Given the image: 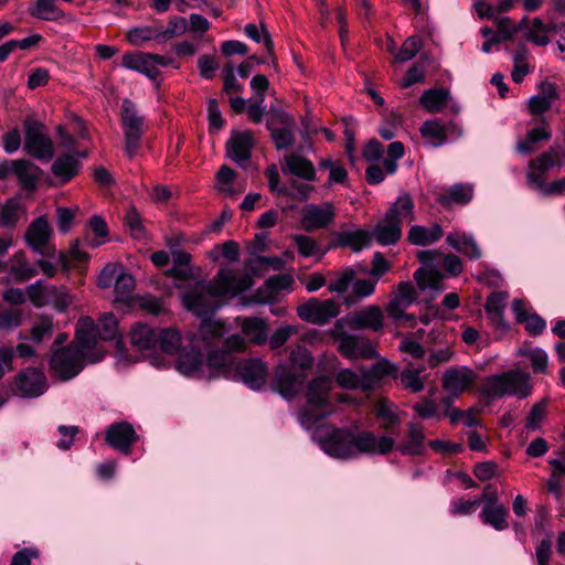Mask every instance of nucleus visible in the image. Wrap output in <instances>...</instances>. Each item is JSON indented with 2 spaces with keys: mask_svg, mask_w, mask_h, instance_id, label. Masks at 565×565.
Segmentation results:
<instances>
[{
  "mask_svg": "<svg viewBox=\"0 0 565 565\" xmlns=\"http://www.w3.org/2000/svg\"><path fill=\"white\" fill-rule=\"evenodd\" d=\"M118 333L117 320L110 312L103 313L98 320V323L94 322V331L90 334L96 337V345L90 349L95 352L98 347V341H109L116 338Z\"/></svg>",
  "mask_w": 565,
  "mask_h": 565,
  "instance_id": "obj_32",
  "label": "nucleus"
},
{
  "mask_svg": "<svg viewBox=\"0 0 565 565\" xmlns=\"http://www.w3.org/2000/svg\"><path fill=\"white\" fill-rule=\"evenodd\" d=\"M365 380L363 369L359 372L352 371L350 369L341 370L337 374V383L347 390H356L360 388L362 391H370L371 384Z\"/></svg>",
  "mask_w": 565,
  "mask_h": 565,
  "instance_id": "obj_40",
  "label": "nucleus"
},
{
  "mask_svg": "<svg viewBox=\"0 0 565 565\" xmlns=\"http://www.w3.org/2000/svg\"><path fill=\"white\" fill-rule=\"evenodd\" d=\"M387 216L392 217L394 221L398 222L401 225L404 222H412L414 220V204L413 200L407 193H402L398 195L396 201L386 212Z\"/></svg>",
  "mask_w": 565,
  "mask_h": 565,
  "instance_id": "obj_34",
  "label": "nucleus"
},
{
  "mask_svg": "<svg viewBox=\"0 0 565 565\" xmlns=\"http://www.w3.org/2000/svg\"><path fill=\"white\" fill-rule=\"evenodd\" d=\"M548 405L547 398H542L540 402L535 403L529 415L525 418V428L531 431L539 430L542 422L546 416V408Z\"/></svg>",
  "mask_w": 565,
  "mask_h": 565,
  "instance_id": "obj_57",
  "label": "nucleus"
},
{
  "mask_svg": "<svg viewBox=\"0 0 565 565\" xmlns=\"http://www.w3.org/2000/svg\"><path fill=\"white\" fill-rule=\"evenodd\" d=\"M121 65L125 68L143 74L153 82H157L160 75L159 68L153 66L152 53H126L121 57Z\"/></svg>",
  "mask_w": 565,
  "mask_h": 565,
  "instance_id": "obj_23",
  "label": "nucleus"
},
{
  "mask_svg": "<svg viewBox=\"0 0 565 565\" xmlns=\"http://www.w3.org/2000/svg\"><path fill=\"white\" fill-rule=\"evenodd\" d=\"M507 514L508 510L503 505L486 503L480 516L486 524L502 531L508 527Z\"/></svg>",
  "mask_w": 565,
  "mask_h": 565,
  "instance_id": "obj_41",
  "label": "nucleus"
},
{
  "mask_svg": "<svg viewBox=\"0 0 565 565\" xmlns=\"http://www.w3.org/2000/svg\"><path fill=\"white\" fill-rule=\"evenodd\" d=\"M447 243L470 259H479L481 257V249L472 235L455 231L447 235Z\"/></svg>",
  "mask_w": 565,
  "mask_h": 565,
  "instance_id": "obj_28",
  "label": "nucleus"
},
{
  "mask_svg": "<svg viewBox=\"0 0 565 565\" xmlns=\"http://www.w3.org/2000/svg\"><path fill=\"white\" fill-rule=\"evenodd\" d=\"M414 279L419 290H431L435 294L444 289L443 276L433 268H419L414 273Z\"/></svg>",
  "mask_w": 565,
  "mask_h": 565,
  "instance_id": "obj_37",
  "label": "nucleus"
},
{
  "mask_svg": "<svg viewBox=\"0 0 565 565\" xmlns=\"http://www.w3.org/2000/svg\"><path fill=\"white\" fill-rule=\"evenodd\" d=\"M373 235L366 230L344 231L338 234L340 246H348L353 252H360L370 246Z\"/></svg>",
  "mask_w": 565,
  "mask_h": 565,
  "instance_id": "obj_35",
  "label": "nucleus"
},
{
  "mask_svg": "<svg viewBox=\"0 0 565 565\" xmlns=\"http://www.w3.org/2000/svg\"><path fill=\"white\" fill-rule=\"evenodd\" d=\"M158 342L156 353L164 356L179 354L181 351L182 338L177 329L168 328L162 329L158 333Z\"/></svg>",
  "mask_w": 565,
  "mask_h": 565,
  "instance_id": "obj_29",
  "label": "nucleus"
},
{
  "mask_svg": "<svg viewBox=\"0 0 565 565\" xmlns=\"http://www.w3.org/2000/svg\"><path fill=\"white\" fill-rule=\"evenodd\" d=\"M355 273L353 269L348 268L340 273L329 285L328 289L330 292L343 294L345 292L351 282L353 281Z\"/></svg>",
  "mask_w": 565,
  "mask_h": 565,
  "instance_id": "obj_64",
  "label": "nucleus"
},
{
  "mask_svg": "<svg viewBox=\"0 0 565 565\" xmlns=\"http://www.w3.org/2000/svg\"><path fill=\"white\" fill-rule=\"evenodd\" d=\"M11 274L19 280L24 281L36 275V269L25 259L24 253L13 255L11 259Z\"/></svg>",
  "mask_w": 565,
  "mask_h": 565,
  "instance_id": "obj_50",
  "label": "nucleus"
},
{
  "mask_svg": "<svg viewBox=\"0 0 565 565\" xmlns=\"http://www.w3.org/2000/svg\"><path fill=\"white\" fill-rule=\"evenodd\" d=\"M422 369H404L399 374V380L404 388L412 393H419L425 388V379L420 375Z\"/></svg>",
  "mask_w": 565,
  "mask_h": 565,
  "instance_id": "obj_53",
  "label": "nucleus"
},
{
  "mask_svg": "<svg viewBox=\"0 0 565 565\" xmlns=\"http://www.w3.org/2000/svg\"><path fill=\"white\" fill-rule=\"evenodd\" d=\"M253 282L248 276L237 275L234 270L222 268L209 282L200 281L192 290L181 295L183 306L203 320L196 332L186 335L190 347L207 351V366L216 373H227L233 352L244 351L246 340L239 334H232L223 342L226 330L221 321L212 320V315L221 306V299L248 290Z\"/></svg>",
  "mask_w": 565,
  "mask_h": 565,
  "instance_id": "obj_1",
  "label": "nucleus"
},
{
  "mask_svg": "<svg viewBox=\"0 0 565 565\" xmlns=\"http://www.w3.org/2000/svg\"><path fill=\"white\" fill-rule=\"evenodd\" d=\"M23 213V207L19 200L9 199L3 204L0 214V223L3 226H14Z\"/></svg>",
  "mask_w": 565,
  "mask_h": 565,
  "instance_id": "obj_54",
  "label": "nucleus"
},
{
  "mask_svg": "<svg viewBox=\"0 0 565 565\" xmlns=\"http://www.w3.org/2000/svg\"><path fill=\"white\" fill-rule=\"evenodd\" d=\"M121 121L125 136V151L132 158L140 146V139L143 134V118L136 109L135 104L129 99H124L121 104Z\"/></svg>",
  "mask_w": 565,
  "mask_h": 565,
  "instance_id": "obj_10",
  "label": "nucleus"
},
{
  "mask_svg": "<svg viewBox=\"0 0 565 565\" xmlns=\"http://www.w3.org/2000/svg\"><path fill=\"white\" fill-rule=\"evenodd\" d=\"M449 97V92L445 88H430L423 93L419 103L428 113H438L446 106Z\"/></svg>",
  "mask_w": 565,
  "mask_h": 565,
  "instance_id": "obj_44",
  "label": "nucleus"
},
{
  "mask_svg": "<svg viewBox=\"0 0 565 565\" xmlns=\"http://www.w3.org/2000/svg\"><path fill=\"white\" fill-rule=\"evenodd\" d=\"M53 230L44 216L35 218L25 232L28 246L42 256H52L54 247L51 245Z\"/></svg>",
  "mask_w": 565,
  "mask_h": 565,
  "instance_id": "obj_14",
  "label": "nucleus"
},
{
  "mask_svg": "<svg viewBox=\"0 0 565 565\" xmlns=\"http://www.w3.org/2000/svg\"><path fill=\"white\" fill-rule=\"evenodd\" d=\"M244 32H245L246 36L249 38L250 40H253L257 43L263 42L268 54L273 55L274 42L264 24H260L258 26L254 23H248L245 25Z\"/></svg>",
  "mask_w": 565,
  "mask_h": 565,
  "instance_id": "obj_56",
  "label": "nucleus"
},
{
  "mask_svg": "<svg viewBox=\"0 0 565 565\" xmlns=\"http://www.w3.org/2000/svg\"><path fill=\"white\" fill-rule=\"evenodd\" d=\"M374 415L384 430H391L401 424L397 407L387 399H380L374 404Z\"/></svg>",
  "mask_w": 565,
  "mask_h": 565,
  "instance_id": "obj_30",
  "label": "nucleus"
},
{
  "mask_svg": "<svg viewBox=\"0 0 565 565\" xmlns=\"http://www.w3.org/2000/svg\"><path fill=\"white\" fill-rule=\"evenodd\" d=\"M129 43L132 45H141L148 41H154L160 44L159 28L158 25H145L131 28L126 35Z\"/></svg>",
  "mask_w": 565,
  "mask_h": 565,
  "instance_id": "obj_47",
  "label": "nucleus"
},
{
  "mask_svg": "<svg viewBox=\"0 0 565 565\" xmlns=\"http://www.w3.org/2000/svg\"><path fill=\"white\" fill-rule=\"evenodd\" d=\"M534 373H545L547 367V354L540 348L529 349L523 352Z\"/></svg>",
  "mask_w": 565,
  "mask_h": 565,
  "instance_id": "obj_63",
  "label": "nucleus"
},
{
  "mask_svg": "<svg viewBox=\"0 0 565 565\" xmlns=\"http://www.w3.org/2000/svg\"><path fill=\"white\" fill-rule=\"evenodd\" d=\"M292 285L294 278L288 274H280L268 278L264 284V288L268 290L266 301H270L281 291H291Z\"/></svg>",
  "mask_w": 565,
  "mask_h": 565,
  "instance_id": "obj_49",
  "label": "nucleus"
},
{
  "mask_svg": "<svg viewBox=\"0 0 565 565\" xmlns=\"http://www.w3.org/2000/svg\"><path fill=\"white\" fill-rule=\"evenodd\" d=\"M556 166L561 167L562 163L554 159L552 151H546L542 153L537 159L530 161L529 172H535L543 178L545 173H547L552 168Z\"/></svg>",
  "mask_w": 565,
  "mask_h": 565,
  "instance_id": "obj_59",
  "label": "nucleus"
},
{
  "mask_svg": "<svg viewBox=\"0 0 565 565\" xmlns=\"http://www.w3.org/2000/svg\"><path fill=\"white\" fill-rule=\"evenodd\" d=\"M290 361L291 367L296 369L297 371L306 372V370L311 367L312 364V356L308 349L303 345H297L291 352H290Z\"/></svg>",
  "mask_w": 565,
  "mask_h": 565,
  "instance_id": "obj_61",
  "label": "nucleus"
},
{
  "mask_svg": "<svg viewBox=\"0 0 565 565\" xmlns=\"http://www.w3.org/2000/svg\"><path fill=\"white\" fill-rule=\"evenodd\" d=\"M339 312L340 306L332 299H311L297 308V313L300 319L316 324L328 323L332 318L337 317Z\"/></svg>",
  "mask_w": 565,
  "mask_h": 565,
  "instance_id": "obj_16",
  "label": "nucleus"
},
{
  "mask_svg": "<svg viewBox=\"0 0 565 565\" xmlns=\"http://www.w3.org/2000/svg\"><path fill=\"white\" fill-rule=\"evenodd\" d=\"M237 320L241 321L242 332L249 342L259 345L267 341V324L265 320L258 318H243Z\"/></svg>",
  "mask_w": 565,
  "mask_h": 565,
  "instance_id": "obj_31",
  "label": "nucleus"
},
{
  "mask_svg": "<svg viewBox=\"0 0 565 565\" xmlns=\"http://www.w3.org/2000/svg\"><path fill=\"white\" fill-rule=\"evenodd\" d=\"M394 370V366L390 363L388 360L382 359L372 365L371 369H363L365 380H369L371 384V390L375 386V384L381 381L383 377L388 375Z\"/></svg>",
  "mask_w": 565,
  "mask_h": 565,
  "instance_id": "obj_58",
  "label": "nucleus"
},
{
  "mask_svg": "<svg viewBox=\"0 0 565 565\" xmlns=\"http://www.w3.org/2000/svg\"><path fill=\"white\" fill-rule=\"evenodd\" d=\"M93 331L94 320L89 317L81 318L76 323L75 343L52 354L50 366L57 379L68 381L79 374L85 363H96L104 358L103 349L90 351L96 345V337L90 334Z\"/></svg>",
  "mask_w": 565,
  "mask_h": 565,
  "instance_id": "obj_3",
  "label": "nucleus"
},
{
  "mask_svg": "<svg viewBox=\"0 0 565 565\" xmlns=\"http://www.w3.org/2000/svg\"><path fill=\"white\" fill-rule=\"evenodd\" d=\"M23 148L30 156L39 160L49 161L54 154L53 142L45 134L44 126L32 119L24 122Z\"/></svg>",
  "mask_w": 565,
  "mask_h": 565,
  "instance_id": "obj_9",
  "label": "nucleus"
},
{
  "mask_svg": "<svg viewBox=\"0 0 565 565\" xmlns=\"http://www.w3.org/2000/svg\"><path fill=\"white\" fill-rule=\"evenodd\" d=\"M417 291L411 281H401L392 292L385 310L397 327H413L415 316L406 310L416 301Z\"/></svg>",
  "mask_w": 565,
  "mask_h": 565,
  "instance_id": "obj_6",
  "label": "nucleus"
},
{
  "mask_svg": "<svg viewBox=\"0 0 565 565\" xmlns=\"http://www.w3.org/2000/svg\"><path fill=\"white\" fill-rule=\"evenodd\" d=\"M551 138V131L547 129V125L543 122L541 126L531 129L524 139H521L516 143V150L520 153H531L534 151V145L541 140H548Z\"/></svg>",
  "mask_w": 565,
  "mask_h": 565,
  "instance_id": "obj_46",
  "label": "nucleus"
},
{
  "mask_svg": "<svg viewBox=\"0 0 565 565\" xmlns=\"http://www.w3.org/2000/svg\"><path fill=\"white\" fill-rule=\"evenodd\" d=\"M191 255L184 250L175 249L172 252V268L169 274L175 279H188L192 277Z\"/></svg>",
  "mask_w": 565,
  "mask_h": 565,
  "instance_id": "obj_45",
  "label": "nucleus"
},
{
  "mask_svg": "<svg viewBox=\"0 0 565 565\" xmlns=\"http://www.w3.org/2000/svg\"><path fill=\"white\" fill-rule=\"evenodd\" d=\"M473 196V188L470 184H455L449 188L447 194L440 198L443 203L467 204Z\"/></svg>",
  "mask_w": 565,
  "mask_h": 565,
  "instance_id": "obj_51",
  "label": "nucleus"
},
{
  "mask_svg": "<svg viewBox=\"0 0 565 565\" xmlns=\"http://www.w3.org/2000/svg\"><path fill=\"white\" fill-rule=\"evenodd\" d=\"M477 372L468 365H455L446 369L441 376V387L449 396L443 399L444 404H450L452 398L470 391L477 383Z\"/></svg>",
  "mask_w": 565,
  "mask_h": 565,
  "instance_id": "obj_7",
  "label": "nucleus"
},
{
  "mask_svg": "<svg viewBox=\"0 0 565 565\" xmlns=\"http://www.w3.org/2000/svg\"><path fill=\"white\" fill-rule=\"evenodd\" d=\"M526 179L530 186L544 196H558L565 193V178L546 183L544 179L535 172H527Z\"/></svg>",
  "mask_w": 565,
  "mask_h": 565,
  "instance_id": "obj_36",
  "label": "nucleus"
},
{
  "mask_svg": "<svg viewBox=\"0 0 565 565\" xmlns=\"http://www.w3.org/2000/svg\"><path fill=\"white\" fill-rule=\"evenodd\" d=\"M175 369L185 376L191 377H211L221 375L207 366V360L204 362L202 353L195 347L183 348L175 363Z\"/></svg>",
  "mask_w": 565,
  "mask_h": 565,
  "instance_id": "obj_13",
  "label": "nucleus"
},
{
  "mask_svg": "<svg viewBox=\"0 0 565 565\" xmlns=\"http://www.w3.org/2000/svg\"><path fill=\"white\" fill-rule=\"evenodd\" d=\"M40 172V168L34 163L24 159H19L17 162L14 175L18 178L24 189L32 190L36 186Z\"/></svg>",
  "mask_w": 565,
  "mask_h": 565,
  "instance_id": "obj_39",
  "label": "nucleus"
},
{
  "mask_svg": "<svg viewBox=\"0 0 565 565\" xmlns=\"http://www.w3.org/2000/svg\"><path fill=\"white\" fill-rule=\"evenodd\" d=\"M31 17L42 21H62L68 15L57 7L56 0H35L29 8Z\"/></svg>",
  "mask_w": 565,
  "mask_h": 565,
  "instance_id": "obj_27",
  "label": "nucleus"
},
{
  "mask_svg": "<svg viewBox=\"0 0 565 565\" xmlns=\"http://www.w3.org/2000/svg\"><path fill=\"white\" fill-rule=\"evenodd\" d=\"M384 312L380 306L370 305L361 310L352 312L347 322L354 330H371L379 332L384 327Z\"/></svg>",
  "mask_w": 565,
  "mask_h": 565,
  "instance_id": "obj_18",
  "label": "nucleus"
},
{
  "mask_svg": "<svg viewBox=\"0 0 565 565\" xmlns=\"http://www.w3.org/2000/svg\"><path fill=\"white\" fill-rule=\"evenodd\" d=\"M532 390L530 374L521 370L488 376L480 386L481 394L490 399L501 398L504 395L523 399L532 394Z\"/></svg>",
  "mask_w": 565,
  "mask_h": 565,
  "instance_id": "obj_4",
  "label": "nucleus"
},
{
  "mask_svg": "<svg viewBox=\"0 0 565 565\" xmlns=\"http://www.w3.org/2000/svg\"><path fill=\"white\" fill-rule=\"evenodd\" d=\"M273 141L278 150L288 149L295 142L296 122L284 111H276L267 120Z\"/></svg>",
  "mask_w": 565,
  "mask_h": 565,
  "instance_id": "obj_15",
  "label": "nucleus"
},
{
  "mask_svg": "<svg viewBox=\"0 0 565 565\" xmlns=\"http://www.w3.org/2000/svg\"><path fill=\"white\" fill-rule=\"evenodd\" d=\"M420 134L429 139L431 146L438 147L447 141V129L439 120H426L420 127Z\"/></svg>",
  "mask_w": 565,
  "mask_h": 565,
  "instance_id": "obj_48",
  "label": "nucleus"
},
{
  "mask_svg": "<svg viewBox=\"0 0 565 565\" xmlns=\"http://www.w3.org/2000/svg\"><path fill=\"white\" fill-rule=\"evenodd\" d=\"M334 215V207L331 203L308 205L303 210L301 225L308 232L323 228L333 222Z\"/></svg>",
  "mask_w": 565,
  "mask_h": 565,
  "instance_id": "obj_20",
  "label": "nucleus"
},
{
  "mask_svg": "<svg viewBox=\"0 0 565 565\" xmlns=\"http://www.w3.org/2000/svg\"><path fill=\"white\" fill-rule=\"evenodd\" d=\"M255 138L248 130L233 131L226 143L227 156L236 163L242 164L250 158Z\"/></svg>",
  "mask_w": 565,
  "mask_h": 565,
  "instance_id": "obj_22",
  "label": "nucleus"
},
{
  "mask_svg": "<svg viewBox=\"0 0 565 565\" xmlns=\"http://www.w3.org/2000/svg\"><path fill=\"white\" fill-rule=\"evenodd\" d=\"M106 441L116 450L129 455L131 446L136 443L138 436L134 426L128 422L111 424L106 430Z\"/></svg>",
  "mask_w": 565,
  "mask_h": 565,
  "instance_id": "obj_19",
  "label": "nucleus"
},
{
  "mask_svg": "<svg viewBox=\"0 0 565 565\" xmlns=\"http://www.w3.org/2000/svg\"><path fill=\"white\" fill-rule=\"evenodd\" d=\"M307 373L289 365H279L275 370L274 388L285 398L295 397L303 387Z\"/></svg>",
  "mask_w": 565,
  "mask_h": 565,
  "instance_id": "obj_17",
  "label": "nucleus"
},
{
  "mask_svg": "<svg viewBox=\"0 0 565 565\" xmlns=\"http://www.w3.org/2000/svg\"><path fill=\"white\" fill-rule=\"evenodd\" d=\"M380 245L390 246L396 244L402 236V225L392 217L385 215L372 232Z\"/></svg>",
  "mask_w": 565,
  "mask_h": 565,
  "instance_id": "obj_26",
  "label": "nucleus"
},
{
  "mask_svg": "<svg viewBox=\"0 0 565 565\" xmlns=\"http://www.w3.org/2000/svg\"><path fill=\"white\" fill-rule=\"evenodd\" d=\"M443 236V228L439 224H434L430 227L414 225L408 232V241L413 245L426 246L437 242Z\"/></svg>",
  "mask_w": 565,
  "mask_h": 565,
  "instance_id": "obj_33",
  "label": "nucleus"
},
{
  "mask_svg": "<svg viewBox=\"0 0 565 565\" xmlns=\"http://www.w3.org/2000/svg\"><path fill=\"white\" fill-rule=\"evenodd\" d=\"M332 387L331 380L327 377L315 379L308 387L307 404L299 415L300 424L310 429L315 424L331 413L329 393Z\"/></svg>",
  "mask_w": 565,
  "mask_h": 565,
  "instance_id": "obj_5",
  "label": "nucleus"
},
{
  "mask_svg": "<svg viewBox=\"0 0 565 565\" xmlns=\"http://www.w3.org/2000/svg\"><path fill=\"white\" fill-rule=\"evenodd\" d=\"M313 439L329 456L349 459L360 454L386 455L395 448V440L388 436H376L371 431L354 433L345 428L318 427Z\"/></svg>",
  "mask_w": 565,
  "mask_h": 565,
  "instance_id": "obj_2",
  "label": "nucleus"
},
{
  "mask_svg": "<svg viewBox=\"0 0 565 565\" xmlns=\"http://www.w3.org/2000/svg\"><path fill=\"white\" fill-rule=\"evenodd\" d=\"M422 47V40L418 36H409L405 40L399 51L395 54V61L407 62L412 60Z\"/></svg>",
  "mask_w": 565,
  "mask_h": 565,
  "instance_id": "obj_62",
  "label": "nucleus"
},
{
  "mask_svg": "<svg viewBox=\"0 0 565 565\" xmlns=\"http://www.w3.org/2000/svg\"><path fill=\"white\" fill-rule=\"evenodd\" d=\"M282 171L290 173L308 182L316 180V169L311 161L297 153L286 154Z\"/></svg>",
  "mask_w": 565,
  "mask_h": 565,
  "instance_id": "obj_25",
  "label": "nucleus"
},
{
  "mask_svg": "<svg viewBox=\"0 0 565 565\" xmlns=\"http://www.w3.org/2000/svg\"><path fill=\"white\" fill-rule=\"evenodd\" d=\"M426 436L420 424L409 422L406 429V438L396 446V450L405 456H420L425 452Z\"/></svg>",
  "mask_w": 565,
  "mask_h": 565,
  "instance_id": "obj_24",
  "label": "nucleus"
},
{
  "mask_svg": "<svg viewBox=\"0 0 565 565\" xmlns=\"http://www.w3.org/2000/svg\"><path fill=\"white\" fill-rule=\"evenodd\" d=\"M159 28L160 44H164L170 40L183 35L189 30L188 20L181 15H172L169 18L167 26Z\"/></svg>",
  "mask_w": 565,
  "mask_h": 565,
  "instance_id": "obj_43",
  "label": "nucleus"
},
{
  "mask_svg": "<svg viewBox=\"0 0 565 565\" xmlns=\"http://www.w3.org/2000/svg\"><path fill=\"white\" fill-rule=\"evenodd\" d=\"M158 333L149 326L138 323L131 328L130 344L140 351L149 363L157 369H167L171 362L156 353Z\"/></svg>",
  "mask_w": 565,
  "mask_h": 565,
  "instance_id": "obj_8",
  "label": "nucleus"
},
{
  "mask_svg": "<svg viewBox=\"0 0 565 565\" xmlns=\"http://www.w3.org/2000/svg\"><path fill=\"white\" fill-rule=\"evenodd\" d=\"M232 371H236L242 382L253 390L260 388L265 384L268 375V367L260 359H248L239 362L233 359L228 372L221 374L231 376Z\"/></svg>",
  "mask_w": 565,
  "mask_h": 565,
  "instance_id": "obj_12",
  "label": "nucleus"
},
{
  "mask_svg": "<svg viewBox=\"0 0 565 565\" xmlns=\"http://www.w3.org/2000/svg\"><path fill=\"white\" fill-rule=\"evenodd\" d=\"M494 21L501 41L512 39L518 32L523 31L526 25V18H523L518 24H513L509 17H497Z\"/></svg>",
  "mask_w": 565,
  "mask_h": 565,
  "instance_id": "obj_55",
  "label": "nucleus"
},
{
  "mask_svg": "<svg viewBox=\"0 0 565 565\" xmlns=\"http://www.w3.org/2000/svg\"><path fill=\"white\" fill-rule=\"evenodd\" d=\"M53 334V320L50 317H41L39 318L32 329H31V339L40 343L44 339L50 338Z\"/></svg>",
  "mask_w": 565,
  "mask_h": 565,
  "instance_id": "obj_60",
  "label": "nucleus"
},
{
  "mask_svg": "<svg viewBox=\"0 0 565 565\" xmlns=\"http://www.w3.org/2000/svg\"><path fill=\"white\" fill-rule=\"evenodd\" d=\"M537 89L539 93L527 100L529 113L533 116H541L550 110L553 103L559 97L556 84L550 81L541 82Z\"/></svg>",
  "mask_w": 565,
  "mask_h": 565,
  "instance_id": "obj_21",
  "label": "nucleus"
},
{
  "mask_svg": "<svg viewBox=\"0 0 565 565\" xmlns=\"http://www.w3.org/2000/svg\"><path fill=\"white\" fill-rule=\"evenodd\" d=\"M77 161L74 157L65 154L58 157L52 164V172L63 181H68L76 174Z\"/></svg>",
  "mask_w": 565,
  "mask_h": 565,
  "instance_id": "obj_52",
  "label": "nucleus"
},
{
  "mask_svg": "<svg viewBox=\"0 0 565 565\" xmlns=\"http://www.w3.org/2000/svg\"><path fill=\"white\" fill-rule=\"evenodd\" d=\"M508 294L503 291L492 292L486 303V311L489 318L498 327L507 328L503 319V311L507 305Z\"/></svg>",
  "mask_w": 565,
  "mask_h": 565,
  "instance_id": "obj_38",
  "label": "nucleus"
},
{
  "mask_svg": "<svg viewBox=\"0 0 565 565\" xmlns=\"http://www.w3.org/2000/svg\"><path fill=\"white\" fill-rule=\"evenodd\" d=\"M47 388L44 373L36 367H26L20 371L13 380L12 392L24 398L39 397Z\"/></svg>",
  "mask_w": 565,
  "mask_h": 565,
  "instance_id": "obj_11",
  "label": "nucleus"
},
{
  "mask_svg": "<svg viewBox=\"0 0 565 565\" xmlns=\"http://www.w3.org/2000/svg\"><path fill=\"white\" fill-rule=\"evenodd\" d=\"M524 38L537 46H545L550 43V26L544 24L540 18H534L531 22L526 20L523 29Z\"/></svg>",
  "mask_w": 565,
  "mask_h": 565,
  "instance_id": "obj_42",
  "label": "nucleus"
}]
</instances>
